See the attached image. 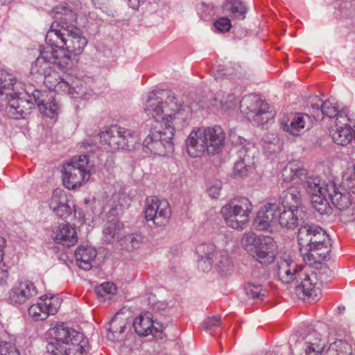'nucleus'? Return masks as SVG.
I'll return each mask as SVG.
<instances>
[{"instance_id": "nucleus-1", "label": "nucleus", "mask_w": 355, "mask_h": 355, "mask_svg": "<svg viewBox=\"0 0 355 355\" xmlns=\"http://www.w3.org/2000/svg\"><path fill=\"white\" fill-rule=\"evenodd\" d=\"M144 111L157 122L159 127L152 128L143 141V149L159 156H166L173 151L172 141L175 130L186 127L191 116L190 108L182 104L169 90L149 93Z\"/></svg>"}, {"instance_id": "nucleus-2", "label": "nucleus", "mask_w": 355, "mask_h": 355, "mask_svg": "<svg viewBox=\"0 0 355 355\" xmlns=\"http://www.w3.org/2000/svg\"><path fill=\"white\" fill-rule=\"evenodd\" d=\"M52 13L55 21L46 33V44L40 48L39 57L55 62L56 67L67 73L72 68L73 62L65 51L74 55H80L87 44V40L74 25L77 15L68 7L56 6Z\"/></svg>"}, {"instance_id": "nucleus-3", "label": "nucleus", "mask_w": 355, "mask_h": 355, "mask_svg": "<svg viewBox=\"0 0 355 355\" xmlns=\"http://www.w3.org/2000/svg\"><path fill=\"white\" fill-rule=\"evenodd\" d=\"M29 98H19L18 95L13 96L8 100L6 106V112L9 118L19 119L29 114L34 108V103L37 104L40 111L44 115L49 118H53L58 114L60 105L52 92L34 89L31 92L26 91Z\"/></svg>"}, {"instance_id": "nucleus-4", "label": "nucleus", "mask_w": 355, "mask_h": 355, "mask_svg": "<svg viewBox=\"0 0 355 355\" xmlns=\"http://www.w3.org/2000/svg\"><path fill=\"white\" fill-rule=\"evenodd\" d=\"M297 241L300 252L315 261L326 259L331 250L330 238L320 226L305 224L298 230Z\"/></svg>"}, {"instance_id": "nucleus-5", "label": "nucleus", "mask_w": 355, "mask_h": 355, "mask_svg": "<svg viewBox=\"0 0 355 355\" xmlns=\"http://www.w3.org/2000/svg\"><path fill=\"white\" fill-rule=\"evenodd\" d=\"M225 135L220 126L202 127L193 130L187 139V150L192 157H198L205 152L218 153L225 144Z\"/></svg>"}, {"instance_id": "nucleus-6", "label": "nucleus", "mask_w": 355, "mask_h": 355, "mask_svg": "<svg viewBox=\"0 0 355 355\" xmlns=\"http://www.w3.org/2000/svg\"><path fill=\"white\" fill-rule=\"evenodd\" d=\"M55 66V62H49L46 59H41V57L38 56L32 64L31 74L37 81L44 83L56 92L73 95L74 88L68 80L60 77L58 72L53 70Z\"/></svg>"}, {"instance_id": "nucleus-7", "label": "nucleus", "mask_w": 355, "mask_h": 355, "mask_svg": "<svg viewBox=\"0 0 355 355\" xmlns=\"http://www.w3.org/2000/svg\"><path fill=\"white\" fill-rule=\"evenodd\" d=\"M252 205L247 198H234L225 205L220 213L227 226L243 230L250 219Z\"/></svg>"}, {"instance_id": "nucleus-8", "label": "nucleus", "mask_w": 355, "mask_h": 355, "mask_svg": "<svg viewBox=\"0 0 355 355\" xmlns=\"http://www.w3.org/2000/svg\"><path fill=\"white\" fill-rule=\"evenodd\" d=\"M64 186L68 189H75L87 182L91 175L89 157L87 155L73 157L62 171Z\"/></svg>"}, {"instance_id": "nucleus-9", "label": "nucleus", "mask_w": 355, "mask_h": 355, "mask_svg": "<svg viewBox=\"0 0 355 355\" xmlns=\"http://www.w3.org/2000/svg\"><path fill=\"white\" fill-rule=\"evenodd\" d=\"M335 183L325 182L319 177L309 178L306 181V190L311 197L313 207L320 214H328L331 211L327 196L334 190Z\"/></svg>"}, {"instance_id": "nucleus-10", "label": "nucleus", "mask_w": 355, "mask_h": 355, "mask_svg": "<svg viewBox=\"0 0 355 355\" xmlns=\"http://www.w3.org/2000/svg\"><path fill=\"white\" fill-rule=\"evenodd\" d=\"M78 333L63 323L56 324L49 331L51 340L46 345V352L52 355H66V347Z\"/></svg>"}, {"instance_id": "nucleus-11", "label": "nucleus", "mask_w": 355, "mask_h": 355, "mask_svg": "<svg viewBox=\"0 0 355 355\" xmlns=\"http://www.w3.org/2000/svg\"><path fill=\"white\" fill-rule=\"evenodd\" d=\"M144 214L148 221H152L155 225L162 227L168 223L171 216V210L167 200L150 196L146 200Z\"/></svg>"}, {"instance_id": "nucleus-12", "label": "nucleus", "mask_w": 355, "mask_h": 355, "mask_svg": "<svg viewBox=\"0 0 355 355\" xmlns=\"http://www.w3.org/2000/svg\"><path fill=\"white\" fill-rule=\"evenodd\" d=\"M240 108L254 125H259L267 121L263 115L268 111V104L254 95L244 96L240 101Z\"/></svg>"}, {"instance_id": "nucleus-13", "label": "nucleus", "mask_w": 355, "mask_h": 355, "mask_svg": "<svg viewBox=\"0 0 355 355\" xmlns=\"http://www.w3.org/2000/svg\"><path fill=\"white\" fill-rule=\"evenodd\" d=\"M304 268L298 264L291 255L284 254L277 257L273 270L278 279L283 284H287L295 282L300 272Z\"/></svg>"}, {"instance_id": "nucleus-14", "label": "nucleus", "mask_w": 355, "mask_h": 355, "mask_svg": "<svg viewBox=\"0 0 355 355\" xmlns=\"http://www.w3.org/2000/svg\"><path fill=\"white\" fill-rule=\"evenodd\" d=\"M295 282L297 293L299 295L302 293L310 300H318L321 297V291L316 286L318 284L316 274L312 270L309 272L304 268L300 272Z\"/></svg>"}, {"instance_id": "nucleus-15", "label": "nucleus", "mask_w": 355, "mask_h": 355, "mask_svg": "<svg viewBox=\"0 0 355 355\" xmlns=\"http://www.w3.org/2000/svg\"><path fill=\"white\" fill-rule=\"evenodd\" d=\"M332 204L339 210L344 211L347 221L355 220V197L346 189L340 190L335 185L334 190L329 193Z\"/></svg>"}, {"instance_id": "nucleus-16", "label": "nucleus", "mask_w": 355, "mask_h": 355, "mask_svg": "<svg viewBox=\"0 0 355 355\" xmlns=\"http://www.w3.org/2000/svg\"><path fill=\"white\" fill-rule=\"evenodd\" d=\"M60 306V300L56 297H41L37 304L29 307L28 315L35 320H43L55 315Z\"/></svg>"}, {"instance_id": "nucleus-17", "label": "nucleus", "mask_w": 355, "mask_h": 355, "mask_svg": "<svg viewBox=\"0 0 355 355\" xmlns=\"http://www.w3.org/2000/svg\"><path fill=\"white\" fill-rule=\"evenodd\" d=\"M307 107L314 120H321L324 116L334 118L338 112L336 103L329 99L323 102L318 96L309 98Z\"/></svg>"}, {"instance_id": "nucleus-18", "label": "nucleus", "mask_w": 355, "mask_h": 355, "mask_svg": "<svg viewBox=\"0 0 355 355\" xmlns=\"http://www.w3.org/2000/svg\"><path fill=\"white\" fill-rule=\"evenodd\" d=\"M37 295L35 284L24 280L17 282L8 292V300L14 305L25 304L29 300Z\"/></svg>"}, {"instance_id": "nucleus-19", "label": "nucleus", "mask_w": 355, "mask_h": 355, "mask_svg": "<svg viewBox=\"0 0 355 355\" xmlns=\"http://www.w3.org/2000/svg\"><path fill=\"white\" fill-rule=\"evenodd\" d=\"M313 119L306 113L296 114L291 121L283 123V130L295 136L300 135L313 127Z\"/></svg>"}, {"instance_id": "nucleus-20", "label": "nucleus", "mask_w": 355, "mask_h": 355, "mask_svg": "<svg viewBox=\"0 0 355 355\" xmlns=\"http://www.w3.org/2000/svg\"><path fill=\"white\" fill-rule=\"evenodd\" d=\"M255 151L256 149L254 146L249 147L242 146L240 148L237 152L239 159L235 162L234 167V173L235 175L240 177H243L247 175L254 162Z\"/></svg>"}, {"instance_id": "nucleus-21", "label": "nucleus", "mask_w": 355, "mask_h": 355, "mask_svg": "<svg viewBox=\"0 0 355 355\" xmlns=\"http://www.w3.org/2000/svg\"><path fill=\"white\" fill-rule=\"evenodd\" d=\"M279 206L275 203H268L262 207L257 213L254 225L259 230H265L277 219Z\"/></svg>"}, {"instance_id": "nucleus-22", "label": "nucleus", "mask_w": 355, "mask_h": 355, "mask_svg": "<svg viewBox=\"0 0 355 355\" xmlns=\"http://www.w3.org/2000/svg\"><path fill=\"white\" fill-rule=\"evenodd\" d=\"M254 257L261 264L271 263L276 255V245L272 238L263 237V241L254 250Z\"/></svg>"}, {"instance_id": "nucleus-23", "label": "nucleus", "mask_w": 355, "mask_h": 355, "mask_svg": "<svg viewBox=\"0 0 355 355\" xmlns=\"http://www.w3.org/2000/svg\"><path fill=\"white\" fill-rule=\"evenodd\" d=\"M68 198L64 191L55 189L50 200V208L60 218H66L70 216L71 210L68 205Z\"/></svg>"}, {"instance_id": "nucleus-24", "label": "nucleus", "mask_w": 355, "mask_h": 355, "mask_svg": "<svg viewBox=\"0 0 355 355\" xmlns=\"http://www.w3.org/2000/svg\"><path fill=\"white\" fill-rule=\"evenodd\" d=\"M21 88V83L17 82L12 74L0 70V96H5V99L12 97L20 94L19 89Z\"/></svg>"}, {"instance_id": "nucleus-25", "label": "nucleus", "mask_w": 355, "mask_h": 355, "mask_svg": "<svg viewBox=\"0 0 355 355\" xmlns=\"http://www.w3.org/2000/svg\"><path fill=\"white\" fill-rule=\"evenodd\" d=\"M53 239L56 243L69 248L74 245L77 241V233L74 227L69 224H62L55 228Z\"/></svg>"}, {"instance_id": "nucleus-26", "label": "nucleus", "mask_w": 355, "mask_h": 355, "mask_svg": "<svg viewBox=\"0 0 355 355\" xmlns=\"http://www.w3.org/2000/svg\"><path fill=\"white\" fill-rule=\"evenodd\" d=\"M215 245L213 243H202L196 248L198 255V268L203 272H209L214 265Z\"/></svg>"}, {"instance_id": "nucleus-27", "label": "nucleus", "mask_w": 355, "mask_h": 355, "mask_svg": "<svg viewBox=\"0 0 355 355\" xmlns=\"http://www.w3.org/2000/svg\"><path fill=\"white\" fill-rule=\"evenodd\" d=\"M303 211L302 208L284 209L282 211L279 208V225L287 229H294L299 225L300 220L302 219Z\"/></svg>"}, {"instance_id": "nucleus-28", "label": "nucleus", "mask_w": 355, "mask_h": 355, "mask_svg": "<svg viewBox=\"0 0 355 355\" xmlns=\"http://www.w3.org/2000/svg\"><path fill=\"white\" fill-rule=\"evenodd\" d=\"M96 254V250L92 246H79L75 251V257L78 266L85 270H90Z\"/></svg>"}, {"instance_id": "nucleus-29", "label": "nucleus", "mask_w": 355, "mask_h": 355, "mask_svg": "<svg viewBox=\"0 0 355 355\" xmlns=\"http://www.w3.org/2000/svg\"><path fill=\"white\" fill-rule=\"evenodd\" d=\"M99 136L101 142L107 144L113 150L120 149V145L123 143L121 141V127L117 125L107 127Z\"/></svg>"}, {"instance_id": "nucleus-30", "label": "nucleus", "mask_w": 355, "mask_h": 355, "mask_svg": "<svg viewBox=\"0 0 355 355\" xmlns=\"http://www.w3.org/2000/svg\"><path fill=\"white\" fill-rule=\"evenodd\" d=\"M89 350V340L78 332L66 347V355H88Z\"/></svg>"}, {"instance_id": "nucleus-31", "label": "nucleus", "mask_w": 355, "mask_h": 355, "mask_svg": "<svg viewBox=\"0 0 355 355\" xmlns=\"http://www.w3.org/2000/svg\"><path fill=\"white\" fill-rule=\"evenodd\" d=\"M332 139L338 145L355 148V130L351 126L338 127L332 135Z\"/></svg>"}, {"instance_id": "nucleus-32", "label": "nucleus", "mask_w": 355, "mask_h": 355, "mask_svg": "<svg viewBox=\"0 0 355 355\" xmlns=\"http://www.w3.org/2000/svg\"><path fill=\"white\" fill-rule=\"evenodd\" d=\"M214 266L221 275H226L232 270V263L227 252L225 250L215 248L214 254Z\"/></svg>"}, {"instance_id": "nucleus-33", "label": "nucleus", "mask_w": 355, "mask_h": 355, "mask_svg": "<svg viewBox=\"0 0 355 355\" xmlns=\"http://www.w3.org/2000/svg\"><path fill=\"white\" fill-rule=\"evenodd\" d=\"M283 208L297 209L301 207V194L295 187L284 191L279 198Z\"/></svg>"}, {"instance_id": "nucleus-34", "label": "nucleus", "mask_w": 355, "mask_h": 355, "mask_svg": "<svg viewBox=\"0 0 355 355\" xmlns=\"http://www.w3.org/2000/svg\"><path fill=\"white\" fill-rule=\"evenodd\" d=\"M153 326V320L149 313H141L137 317L133 322L135 332L141 336H146L150 334V327Z\"/></svg>"}, {"instance_id": "nucleus-35", "label": "nucleus", "mask_w": 355, "mask_h": 355, "mask_svg": "<svg viewBox=\"0 0 355 355\" xmlns=\"http://www.w3.org/2000/svg\"><path fill=\"white\" fill-rule=\"evenodd\" d=\"M122 224L118 220L107 222L103 230L104 239L107 242H112L120 239L122 232Z\"/></svg>"}, {"instance_id": "nucleus-36", "label": "nucleus", "mask_w": 355, "mask_h": 355, "mask_svg": "<svg viewBox=\"0 0 355 355\" xmlns=\"http://www.w3.org/2000/svg\"><path fill=\"white\" fill-rule=\"evenodd\" d=\"M95 293L101 302L110 300L116 294V287L112 282H106L98 285L94 288Z\"/></svg>"}, {"instance_id": "nucleus-37", "label": "nucleus", "mask_w": 355, "mask_h": 355, "mask_svg": "<svg viewBox=\"0 0 355 355\" xmlns=\"http://www.w3.org/2000/svg\"><path fill=\"white\" fill-rule=\"evenodd\" d=\"M306 175V171L297 166L293 162H290L284 167L282 171V176L284 180L287 182H291L296 179L302 180Z\"/></svg>"}, {"instance_id": "nucleus-38", "label": "nucleus", "mask_w": 355, "mask_h": 355, "mask_svg": "<svg viewBox=\"0 0 355 355\" xmlns=\"http://www.w3.org/2000/svg\"><path fill=\"white\" fill-rule=\"evenodd\" d=\"M121 141L123 143L120 145V149L130 150L139 143V139L135 130L121 127Z\"/></svg>"}, {"instance_id": "nucleus-39", "label": "nucleus", "mask_w": 355, "mask_h": 355, "mask_svg": "<svg viewBox=\"0 0 355 355\" xmlns=\"http://www.w3.org/2000/svg\"><path fill=\"white\" fill-rule=\"evenodd\" d=\"M125 327V322L118 316V314L115 315L110 321V327L107 331L110 334L107 335V338L110 340H120L122 338V334L124 331Z\"/></svg>"}, {"instance_id": "nucleus-40", "label": "nucleus", "mask_w": 355, "mask_h": 355, "mask_svg": "<svg viewBox=\"0 0 355 355\" xmlns=\"http://www.w3.org/2000/svg\"><path fill=\"white\" fill-rule=\"evenodd\" d=\"M352 345L343 340H338L330 344L326 355H352Z\"/></svg>"}, {"instance_id": "nucleus-41", "label": "nucleus", "mask_w": 355, "mask_h": 355, "mask_svg": "<svg viewBox=\"0 0 355 355\" xmlns=\"http://www.w3.org/2000/svg\"><path fill=\"white\" fill-rule=\"evenodd\" d=\"M144 236L141 234L135 233L126 235L121 241V246L128 251L138 249L144 241Z\"/></svg>"}, {"instance_id": "nucleus-42", "label": "nucleus", "mask_w": 355, "mask_h": 355, "mask_svg": "<svg viewBox=\"0 0 355 355\" xmlns=\"http://www.w3.org/2000/svg\"><path fill=\"white\" fill-rule=\"evenodd\" d=\"M315 333L309 334L306 339L307 344L305 349V355H321L323 351L324 343L320 339L315 338L311 340V337L314 336Z\"/></svg>"}, {"instance_id": "nucleus-43", "label": "nucleus", "mask_w": 355, "mask_h": 355, "mask_svg": "<svg viewBox=\"0 0 355 355\" xmlns=\"http://www.w3.org/2000/svg\"><path fill=\"white\" fill-rule=\"evenodd\" d=\"M263 238L257 237L253 232H246L241 239V245L246 250H254L262 243Z\"/></svg>"}, {"instance_id": "nucleus-44", "label": "nucleus", "mask_w": 355, "mask_h": 355, "mask_svg": "<svg viewBox=\"0 0 355 355\" xmlns=\"http://www.w3.org/2000/svg\"><path fill=\"white\" fill-rule=\"evenodd\" d=\"M230 11L232 17L238 19H243L245 17L247 8L240 0H232L230 1Z\"/></svg>"}, {"instance_id": "nucleus-45", "label": "nucleus", "mask_w": 355, "mask_h": 355, "mask_svg": "<svg viewBox=\"0 0 355 355\" xmlns=\"http://www.w3.org/2000/svg\"><path fill=\"white\" fill-rule=\"evenodd\" d=\"M239 103L240 104V100L234 94H228L224 96L220 101L222 109L227 112L236 110L238 108Z\"/></svg>"}, {"instance_id": "nucleus-46", "label": "nucleus", "mask_w": 355, "mask_h": 355, "mask_svg": "<svg viewBox=\"0 0 355 355\" xmlns=\"http://www.w3.org/2000/svg\"><path fill=\"white\" fill-rule=\"evenodd\" d=\"M246 295L252 299L262 298L265 295V291L259 284L250 282L245 286Z\"/></svg>"}, {"instance_id": "nucleus-47", "label": "nucleus", "mask_w": 355, "mask_h": 355, "mask_svg": "<svg viewBox=\"0 0 355 355\" xmlns=\"http://www.w3.org/2000/svg\"><path fill=\"white\" fill-rule=\"evenodd\" d=\"M336 117V123L338 127L341 125L348 126V123L351 121L349 112L347 109H343L342 110H338V114Z\"/></svg>"}, {"instance_id": "nucleus-48", "label": "nucleus", "mask_w": 355, "mask_h": 355, "mask_svg": "<svg viewBox=\"0 0 355 355\" xmlns=\"http://www.w3.org/2000/svg\"><path fill=\"white\" fill-rule=\"evenodd\" d=\"M343 184L346 189L349 190V192L355 194V164L350 174L343 178Z\"/></svg>"}, {"instance_id": "nucleus-49", "label": "nucleus", "mask_w": 355, "mask_h": 355, "mask_svg": "<svg viewBox=\"0 0 355 355\" xmlns=\"http://www.w3.org/2000/svg\"><path fill=\"white\" fill-rule=\"evenodd\" d=\"M220 324V317L219 315H214L207 318L202 323V327L207 330H213L219 327Z\"/></svg>"}, {"instance_id": "nucleus-50", "label": "nucleus", "mask_w": 355, "mask_h": 355, "mask_svg": "<svg viewBox=\"0 0 355 355\" xmlns=\"http://www.w3.org/2000/svg\"><path fill=\"white\" fill-rule=\"evenodd\" d=\"M214 26L220 32H227L232 27L231 21L227 17H220L214 22Z\"/></svg>"}, {"instance_id": "nucleus-51", "label": "nucleus", "mask_w": 355, "mask_h": 355, "mask_svg": "<svg viewBox=\"0 0 355 355\" xmlns=\"http://www.w3.org/2000/svg\"><path fill=\"white\" fill-rule=\"evenodd\" d=\"M222 188V182L220 180H214L207 189L209 196L212 198H218Z\"/></svg>"}, {"instance_id": "nucleus-52", "label": "nucleus", "mask_w": 355, "mask_h": 355, "mask_svg": "<svg viewBox=\"0 0 355 355\" xmlns=\"http://www.w3.org/2000/svg\"><path fill=\"white\" fill-rule=\"evenodd\" d=\"M164 330V327L162 323H159L157 321L153 320V326L150 327V334L155 338H162V334Z\"/></svg>"}, {"instance_id": "nucleus-53", "label": "nucleus", "mask_w": 355, "mask_h": 355, "mask_svg": "<svg viewBox=\"0 0 355 355\" xmlns=\"http://www.w3.org/2000/svg\"><path fill=\"white\" fill-rule=\"evenodd\" d=\"M146 0H127L128 6L132 9H137L141 3Z\"/></svg>"}, {"instance_id": "nucleus-54", "label": "nucleus", "mask_w": 355, "mask_h": 355, "mask_svg": "<svg viewBox=\"0 0 355 355\" xmlns=\"http://www.w3.org/2000/svg\"><path fill=\"white\" fill-rule=\"evenodd\" d=\"M2 261H0V266ZM8 277V272L6 270L0 268V284L5 282Z\"/></svg>"}, {"instance_id": "nucleus-55", "label": "nucleus", "mask_w": 355, "mask_h": 355, "mask_svg": "<svg viewBox=\"0 0 355 355\" xmlns=\"http://www.w3.org/2000/svg\"><path fill=\"white\" fill-rule=\"evenodd\" d=\"M153 306L154 309L159 310V309H164L166 306V304L164 302H157V303L153 304Z\"/></svg>"}, {"instance_id": "nucleus-56", "label": "nucleus", "mask_w": 355, "mask_h": 355, "mask_svg": "<svg viewBox=\"0 0 355 355\" xmlns=\"http://www.w3.org/2000/svg\"><path fill=\"white\" fill-rule=\"evenodd\" d=\"M4 240L0 236V261L3 260V248Z\"/></svg>"}, {"instance_id": "nucleus-57", "label": "nucleus", "mask_w": 355, "mask_h": 355, "mask_svg": "<svg viewBox=\"0 0 355 355\" xmlns=\"http://www.w3.org/2000/svg\"><path fill=\"white\" fill-rule=\"evenodd\" d=\"M12 0H0V5L4 6L10 3Z\"/></svg>"}, {"instance_id": "nucleus-58", "label": "nucleus", "mask_w": 355, "mask_h": 355, "mask_svg": "<svg viewBox=\"0 0 355 355\" xmlns=\"http://www.w3.org/2000/svg\"><path fill=\"white\" fill-rule=\"evenodd\" d=\"M87 146H89L88 143L85 142V141H83L82 142V146L84 148H87Z\"/></svg>"}, {"instance_id": "nucleus-59", "label": "nucleus", "mask_w": 355, "mask_h": 355, "mask_svg": "<svg viewBox=\"0 0 355 355\" xmlns=\"http://www.w3.org/2000/svg\"><path fill=\"white\" fill-rule=\"evenodd\" d=\"M338 310H339L340 311H344V310H345V306H338Z\"/></svg>"}]
</instances>
